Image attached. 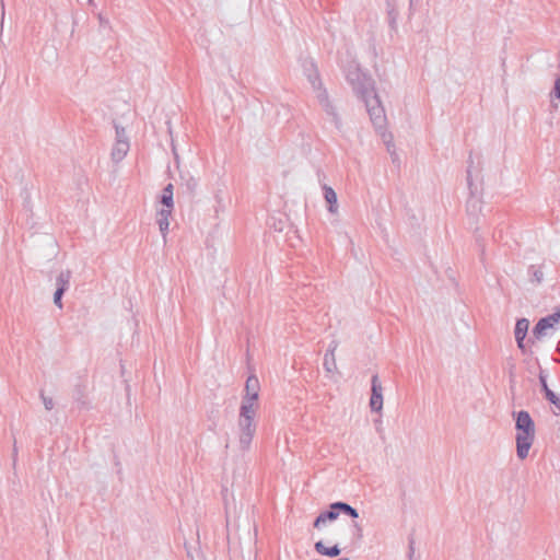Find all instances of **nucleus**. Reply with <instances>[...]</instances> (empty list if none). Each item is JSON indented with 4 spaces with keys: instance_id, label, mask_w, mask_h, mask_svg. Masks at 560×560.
Segmentation results:
<instances>
[{
    "instance_id": "nucleus-1",
    "label": "nucleus",
    "mask_w": 560,
    "mask_h": 560,
    "mask_svg": "<svg viewBox=\"0 0 560 560\" xmlns=\"http://www.w3.org/2000/svg\"><path fill=\"white\" fill-rule=\"evenodd\" d=\"M516 456L523 460L528 456L535 441V422L526 410L514 412Z\"/></svg>"
},
{
    "instance_id": "nucleus-2",
    "label": "nucleus",
    "mask_w": 560,
    "mask_h": 560,
    "mask_svg": "<svg viewBox=\"0 0 560 560\" xmlns=\"http://www.w3.org/2000/svg\"><path fill=\"white\" fill-rule=\"evenodd\" d=\"M480 161L477 160V164L472 158H470V162L467 168V182L470 190V197L467 201V213L470 219L475 222H478L479 215L481 213V199L480 196L482 194V178L480 177Z\"/></svg>"
},
{
    "instance_id": "nucleus-3",
    "label": "nucleus",
    "mask_w": 560,
    "mask_h": 560,
    "mask_svg": "<svg viewBox=\"0 0 560 560\" xmlns=\"http://www.w3.org/2000/svg\"><path fill=\"white\" fill-rule=\"evenodd\" d=\"M257 410L249 409L246 406H241L237 420V438L238 447L241 451H248L256 432V417Z\"/></svg>"
},
{
    "instance_id": "nucleus-4",
    "label": "nucleus",
    "mask_w": 560,
    "mask_h": 560,
    "mask_svg": "<svg viewBox=\"0 0 560 560\" xmlns=\"http://www.w3.org/2000/svg\"><path fill=\"white\" fill-rule=\"evenodd\" d=\"M304 72L316 93V97L320 102V104L325 107L326 112L332 116V119L337 126H339V118L335 113L332 106L328 102L327 93L322 86V81L319 79L318 70L316 66L310 61L304 65Z\"/></svg>"
},
{
    "instance_id": "nucleus-5",
    "label": "nucleus",
    "mask_w": 560,
    "mask_h": 560,
    "mask_svg": "<svg viewBox=\"0 0 560 560\" xmlns=\"http://www.w3.org/2000/svg\"><path fill=\"white\" fill-rule=\"evenodd\" d=\"M347 80L352 85L353 91L362 100L372 96V94H376L373 79L362 72L357 66L348 69Z\"/></svg>"
},
{
    "instance_id": "nucleus-6",
    "label": "nucleus",
    "mask_w": 560,
    "mask_h": 560,
    "mask_svg": "<svg viewBox=\"0 0 560 560\" xmlns=\"http://www.w3.org/2000/svg\"><path fill=\"white\" fill-rule=\"evenodd\" d=\"M362 101L365 103L366 110L370 115L373 125L376 128L382 129L385 126L386 115L378 95L372 94V96L366 97L365 100Z\"/></svg>"
},
{
    "instance_id": "nucleus-7",
    "label": "nucleus",
    "mask_w": 560,
    "mask_h": 560,
    "mask_svg": "<svg viewBox=\"0 0 560 560\" xmlns=\"http://www.w3.org/2000/svg\"><path fill=\"white\" fill-rule=\"evenodd\" d=\"M115 128H116V141L112 149L110 156L115 163H119L127 155L130 144H129V140L126 135L125 128L119 127V126H116Z\"/></svg>"
},
{
    "instance_id": "nucleus-8",
    "label": "nucleus",
    "mask_w": 560,
    "mask_h": 560,
    "mask_svg": "<svg viewBox=\"0 0 560 560\" xmlns=\"http://www.w3.org/2000/svg\"><path fill=\"white\" fill-rule=\"evenodd\" d=\"M259 381L255 375H250L246 380L245 384V396L243 397L241 406H246L249 409H258V396H259Z\"/></svg>"
},
{
    "instance_id": "nucleus-9",
    "label": "nucleus",
    "mask_w": 560,
    "mask_h": 560,
    "mask_svg": "<svg viewBox=\"0 0 560 560\" xmlns=\"http://www.w3.org/2000/svg\"><path fill=\"white\" fill-rule=\"evenodd\" d=\"M529 329V320L527 318H518L514 328V336L517 348L523 354L529 353L530 343L527 342L526 336Z\"/></svg>"
},
{
    "instance_id": "nucleus-10",
    "label": "nucleus",
    "mask_w": 560,
    "mask_h": 560,
    "mask_svg": "<svg viewBox=\"0 0 560 560\" xmlns=\"http://www.w3.org/2000/svg\"><path fill=\"white\" fill-rule=\"evenodd\" d=\"M370 408L374 412L383 409V386L377 375H373L371 380Z\"/></svg>"
},
{
    "instance_id": "nucleus-11",
    "label": "nucleus",
    "mask_w": 560,
    "mask_h": 560,
    "mask_svg": "<svg viewBox=\"0 0 560 560\" xmlns=\"http://www.w3.org/2000/svg\"><path fill=\"white\" fill-rule=\"evenodd\" d=\"M553 328L549 316L539 318L532 330V337L527 339V342L532 346L537 341L541 340L546 335L547 330Z\"/></svg>"
},
{
    "instance_id": "nucleus-12",
    "label": "nucleus",
    "mask_w": 560,
    "mask_h": 560,
    "mask_svg": "<svg viewBox=\"0 0 560 560\" xmlns=\"http://www.w3.org/2000/svg\"><path fill=\"white\" fill-rule=\"evenodd\" d=\"M172 212L173 208L162 207V209H160L156 213V223L163 236L164 243L166 242Z\"/></svg>"
},
{
    "instance_id": "nucleus-13",
    "label": "nucleus",
    "mask_w": 560,
    "mask_h": 560,
    "mask_svg": "<svg viewBox=\"0 0 560 560\" xmlns=\"http://www.w3.org/2000/svg\"><path fill=\"white\" fill-rule=\"evenodd\" d=\"M338 348L337 341H331L325 355H324V369L327 373H334L337 370V363H336V350Z\"/></svg>"
},
{
    "instance_id": "nucleus-14",
    "label": "nucleus",
    "mask_w": 560,
    "mask_h": 560,
    "mask_svg": "<svg viewBox=\"0 0 560 560\" xmlns=\"http://www.w3.org/2000/svg\"><path fill=\"white\" fill-rule=\"evenodd\" d=\"M323 190H324L325 201L327 202V206H328L327 207L328 212L331 214H337L338 213V198H337L336 191L330 186H327V185L323 186Z\"/></svg>"
},
{
    "instance_id": "nucleus-15",
    "label": "nucleus",
    "mask_w": 560,
    "mask_h": 560,
    "mask_svg": "<svg viewBox=\"0 0 560 560\" xmlns=\"http://www.w3.org/2000/svg\"><path fill=\"white\" fill-rule=\"evenodd\" d=\"M314 548H315L316 552H318L322 556H327V557H337L341 552L338 545H335L332 547H326L323 541L315 542Z\"/></svg>"
},
{
    "instance_id": "nucleus-16",
    "label": "nucleus",
    "mask_w": 560,
    "mask_h": 560,
    "mask_svg": "<svg viewBox=\"0 0 560 560\" xmlns=\"http://www.w3.org/2000/svg\"><path fill=\"white\" fill-rule=\"evenodd\" d=\"M338 515H339L338 510H332V509L330 508V510H329V511L324 512V513H320V514L316 517V520H315V522H314V527H315V528H320V527H322V525H324L327 521H334V520H336V518L338 517Z\"/></svg>"
},
{
    "instance_id": "nucleus-17",
    "label": "nucleus",
    "mask_w": 560,
    "mask_h": 560,
    "mask_svg": "<svg viewBox=\"0 0 560 560\" xmlns=\"http://www.w3.org/2000/svg\"><path fill=\"white\" fill-rule=\"evenodd\" d=\"M174 186L172 184H168L164 189L161 197V203L163 207L167 208H174Z\"/></svg>"
},
{
    "instance_id": "nucleus-18",
    "label": "nucleus",
    "mask_w": 560,
    "mask_h": 560,
    "mask_svg": "<svg viewBox=\"0 0 560 560\" xmlns=\"http://www.w3.org/2000/svg\"><path fill=\"white\" fill-rule=\"evenodd\" d=\"M527 275L532 283L540 284L544 279L541 266L530 265L527 269Z\"/></svg>"
},
{
    "instance_id": "nucleus-19",
    "label": "nucleus",
    "mask_w": 560,
    "mask_h": 560,
    "mask_svg": "<svg viewBox=\"0 0 560 560\" xmlns=\"http://www.w3.org/2000/svg\"><path fill=\"white\" fill-rule=\"evenodd\" d=\"M331 509L338 510V512H343L345 514H348L352 518H357L359 516L358 511L348 503L336 502L331 504Z\"/></svg>"
},
{
    "instance_id": "nucleus-20",
    "label": "nucleus",
    "mask_w": 560,
    "mask_h": 560,
    "mask_svg": "<svg viewBox=\"0 0 560 560\" xmlns=\"http://www.w3.org/2000/svg\"><path fill=\"white\" fill-rule=\"evenodd\" d=\"M70 279L71 272L69 270L61 271L56 279L57 288H62V291H67L69 288Z\"/></svg>"
},
{
    "instance_id": "nucleus-21",
    "label": "nucleus",
    "mask_w": 560,
    "mask_h": 560,
    "mask_svg": "<svg viewBox=\"0 0 560 560\" xmlns=\"http://www.w3.org/2000/svg\"><path fill=\"white\" fill-rule=\"evenodd\" d=\"M545 398L556 408L560 409V398L557 396V394L553 390H548L547 395H545Z\"/></svg>"
},
{
    "instance_id": "nucleus-22",
    "label": "nucleus",
    "mask_w": 560,
    "mask_h": 560,
    "mask_svg": "<svg viewBox=\"0 0 560 560\" xmlns=\"http://www.w3.org/2000/svg\"><path fill=\"white\" fill-rule=\"evenodd\" d=\"M538 378H539V384H540L541 390L544 392V395H547L548 390H551V389L548 387L547 374L545 373L544 370H540Z\"/></svg>"
},
{
    "instance_id": "nucleus-23",
    "label": "nucleus",
    "mask_w": 560,
    "mask_h": 560,
    "mask_svg": "<svg viewBox=\"0 0 560 560\" xmlns=\"http://www.w3.org/2000/svg\"><path fill=\"white\" fill-rule=\"evenodd\" d=\"M549 319L553 326V328L560 325V307L556 308L553 313L549 314Z\"/></svg>"
},
{
    "instance_id": "nucleus-24",
    "label": "nucleus",
    "mask_w": 560,
    "mask_h": 560,
    "mask_svg": "<svg viewBox=\"0 0 560 560\" xmlns=\"http://www.w3.org/2000/svg\"><path fill=\"white\" fill-rule=\"evenodd\" d=\"M66 291H62V288H57L55 294H54V303L58 306V307H62V304H61V298L63 295Z\"/></svg>"
},
{
    "instance_id": "nucleus-25",
    "label": "nucleus",
    "mask_w": 560,
    "mask_h": 560,
    "mask_svg": "<svg viewBox=\"0 0 560 560\" xmlns=\"http://www.w3.org/2000/svg\"><path fill=\"white\" fill-rule=\"evenodd\" d=\"M551 96L556 98H560V78L555 81L553 90L551 92Z\"/></svg>"
},
{
    "instance_id": "nucleus-26",
    "label": "nucleus",
    "mask_w": 560,
    "mask_h": 560,
    "mask_svg": "<svg viewBox=\"0 0 560 560\" xmlns=\"http://www.w3.org/2000/svg\"><path fill=\"white\" fill-rule=\"evenodd\" d=\"M42 398H43V404L45 406V409L46 410H51L54 408V405H55L52 398L45 397L44 395H42Z\"/></svg>"
},
{
    "instance_id": "nucleus-27",
    "label": "nucleus",
    "mask_w": 560,
    "mask_h": 560,
    "mask_svg": "<svg viewBox=\"0 0 560 560\" xmlns=\"http://www.w3.org/2000/svg\"><path fill=\"white\" fill-rule=\"evenodd\" d=\"M393 137L389 135L388 136V139H385V143L387 145V150L388 152L392 154V155H395V151H394V144H393Z\"/></svg>"
},
{
    "instance_id": "nucleus-28",
    "label": "nucleus",
    "mask_w": 560,
    "mask_h": 560,
    "mask_svg": "<svg viewBox=\"0 0 560 560\" xmlns=\"http://www.w3.org/2000/svg\"><path fill=\"white\" fill-rule=\"evenodd\" d=\"M481 259L482 260L485 259V247H482V249H481Z\"/></svg>"
},
{
    "instance_id": "nucleus-29",
    "label": "nucleus",
    "mask_w": 560,
    "mask_h": 560,
    "mask_svg": "<svg viewBox=\"0 0 560 560\" xmlns=\"http://www.w3.org/2000/svg\"><path fill=\"white\" fill-rule=\"evenodd\" d=\"M339 560H348V558L339 559Z\"/></svg>"
},
{
    "instance_id": "nucleus-30",
    "label": "nucleus",
    "mask_w": 560,
    "mask_h": 560,
    "mask_svg": "<svg viewBox=\"0 0 560 560\" xmlns=\"http://www.w3.org/2000/svg\"><path fill=\"white\" fill-rule=\"evenodd\" d=\"M558 347H560V340H559Z\"/></svg>"
},
{
    "instance_id": "nucleus-31",
    "label": "nucleus",
    "mask_w": 560,
    "mask_h": 560,
    "mask_svg": "<svg viewBox=\"0 0 560 560\" xmlns=\"http://www.w3.org/2000/svg\"><path fill=\"white\" fill-rule=\"evenodd\" d=\"M559 411H560V408H559Z\"/></svg>"
}]
</instances>
